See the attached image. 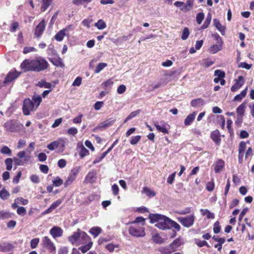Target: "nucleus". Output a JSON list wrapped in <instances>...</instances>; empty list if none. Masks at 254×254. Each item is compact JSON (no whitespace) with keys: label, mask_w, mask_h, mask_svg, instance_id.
<instances>
[{"label":"nucleus","mask_w":254,"mask_h":254,"mask_svg":"<svg viewBox=\"0 0 254 254\" xmlns=\"http://www.w3.org/2000/svg\"><path fill=\"white\" fill-rule=\"evenodd\" d=\"M149 218L152 223L157 222L155 226L160 229L165 230L174 228L177 231H179L181 229L179 224L165 215L159 214H150Z\"/></svg>","instance_id":"1"},{"label":"nucleus","mask_w":254,"mask_h":254,"mask_svg":"<svg viewBox=\"0 0 254 254\" xmlns=\"http://www.w3.org/2000/svg\"><path fill=\"white\" fill-rule=\"evenodd\" d=\"M47 62L42 58L36 60H25L21 64L20 67L24 71H40L46 69L48 67Z\"/></svg>","instance_id":"2"},{"label":"nucleus","mask_w":254,"mask_h":254,"mask_svg":"<svg viewBox=\"0 0 254 254\" xmlns=\"http://www.w3.org/2000/svg\"><path fill=\"white\" fill-rule=\"evenodd\" d=\"M68 240L72 244L78 246L88 242L90 237L85 232L78 229L77 232L68 237Z\"/></svg>","instance_id":"3"},{"label":"nucleus","mask_w":254,"mask_h":254,"mask_svg":"<svg viewBox=\"0 0 254 254\" xmlns=\"http://www.w3.org/2000/svg\"><path fill=\"white\" fill-rule=\"evenodd\" d=\"M80 169V166H76L71 169L64 183V187H67L72 184V183L75 180Z\"/></svg>","instance_id":"4"},{"label":"nucleus","mask_w":254,"mask_h":254,"mask_svg":"<svg viewBox=\"0 0 254 254\" xmlns=\"http://www.w3.org/2000/svg\"><path fill=\"white\" fill-rule=\"evenodd\" d=\"M128 233L130 235L135 237H142L145 235L144 228L137 225L130 226L128 228Z\"/></svg>","instance_id":"5"},{"label":"nucleus","mask_w":254,"mask_h":254,"mask_svg":"<svg viewBox=\"0 0 254 254\" xmlns=\"http://www.w3.org/2000/svg\"><path fill=\"white\" fill-rule=\"evenodd\" d=\"M195 218L194 215L192 214L186 217H179L178 220L185 227L190 228L193 225Z\"/></svg>","instance_id":"6"},{"label":"nucleus","mask_w":254,"mask_h":254,"mask_svg":"<svg viewBox=\"0 0 254 254\" xmlns=\"http://www.w3.org/2000/svg\"><path fill=\"white\" fill-rule=\"evenodd\" d=\"M22 109L24 115L28 116L31 111H34L36 109L33 101L27 98L23 101Z\"/></svg>","instance_id":"7"},{"label":"nucleus","mask_w":254,"mask_h":254,"mask_svg":"<svg viewBox=\"0 0 254 254\" xmlns=\"http://www.w3.org/2000/svg\"><path fill=\"white\" fill-rule=\"evenodd\" d=\"M215 38L217 44L212 45L209 50V52L213 54H216L218 51H220L222 50V46L223 44L222 39L219 35L218 34L215 35Z\"/></svg>","instance_id":"8"},{"label":"nucleus","mask_w":254,"mask_h":254,"mask_svg":"<svg viewBox=\"0 0 254 254\" xmlns=\"http://www.w3.org/2000/svg\"><path fill=\"white\" fill-rule=\"evenodd\" d=\"M21 125L18 123L9 121L4 124V127L8 131L17 132L20 129Z\"/></svg>","instance_id":"9"},{"label":"nucleus","mask_w":254,"mask_h":254,"mask_svg":"<svg viewBox=\"0 0 254 254\" xmlns=\"http://www.w3.org/2000/svg\"><path fill=\"white\" fill-rule=\"evenodd\" d=\"M42 243L43 248L47 249L51 253L55 252L56 247L49 237H44Z\"/></svg>","instance_id":"10"},{"label":"nucleus","mask_w":254,"mask_h":254,"mask_svg":"<svg viewBox=\"0 0 254 254\" xmlns=\"http://www.w3.org/2000/svg\"><path fill=\"white\" fill-rule=\"evenodd\" d=\"M65 141L64 139H60L58 141H55L47 145V148L50 150H54L58 147L60 148L61 151L63 152L65 147Z\"/></svg>","instance_id":"11"},{"label":"nucleus","mask_w":254,"mask_h":254,"mask_svg":"<svg viewBox=\"0 0 254 254\" xmlns=\"http://www.w3.org/2000/svg\"><path fill=\"white\" fill-rule=\"evenodd\" d=\"M154 126L157 129L164 134H167L169 133V130L170 129V126L167 123L161 122L160 123L157 121L154 122Z\"/></svg>","instance_id":"12"},{"label":"nucleus","mask_w":254,"mask_h":254,"mask_svg":"<svg viewBox=\"0 0 254 254\" xmlns=\"http://www.w3.org/2000/svg\"><path fill=\"white\" fill-rule=\"evenodd\" d=\"M45 23V20L43 19L36 27L34 34L36 37H40L43 34L46 27Z\"/></svg>","instance_id":"13"},{"label":"nucleus","mask_w":254,"mask_h":254,"mask_svg":"<svg viewBox=\"0 0 254 254\" xmlns=\"http://www.w3.org/2000/svg\"><path fill=\"white\" fill-rule=\"evenodd\" d=\"M245 83V80L242 76H239L238 78L235 79V83L231 87V90L232 92H235L240 88Z\"/></svg>","instance_id":"14"},{"label":"nucleus","mask_w":254,"mask_h":254,"mask_svg":"<svg viewBox=\"0 0 254 254\" xmlns=\"http://www.w3.org/2000/svg\"><path fill=\"white\" fill-rule=\"evenodd\" d=\"M19 75V73L16 71L9 72L5 78L4 83L5 84L10 83L17 78Z\"/></svg>","instance_id":"15"},{"label":"nucleus","mask_w":254,"mask_h":254,"mask_svg":"<svg viewBox=\"0 0 254 254\" xmlns=\"http://www.w3.org/2000/svg\"><path fill=\"white\" fill-rule=\"evenodd\" d=\"M50 233L54 238H56L62 236L63 230L58 226H54L50 230Z\"/></svg>","instance_id":"16"},{"label":"nucleus","mask_w":254,"mask_h":254,"mask_svg":"<svg viewBox=\"0 0 254 254\" xmlns=\"http://www.w3.org/2000/svg\"><path fill=\"white\" fill-rule=\"evenodd\" d=\"M184 243V239L181 237H179L170 245V247L174 251L177 249Z\"/></svg>","instance_id":"17"},{"label":"nucleus","mask_w":254,"mask_h":254,"mask_svg":"<svg viewBox=\"0 0 254 254\" xmlns=\"http://www.w3.org/2000/svg\"><path fill=\"white\" fill-rule=\"evenodd\" d=\"M49 61L57 66L63 67L64 64L62 60L57 55L49 58Z\"/></svg>","instance_id":"18"},{"label":"nucleus","mask_w":254,"mask_h":254,"mask_svg":"<svg viewBox=\"0 0 254 254\" xmlns=\"http://www.w3.org/2000/svg\"><path fill=\"white\" fill-rule=\"evenodd\" d=\"M13 248V246L9 243L3 242L0 244V252H8L12 250Z\"/></svg>","instance_id":"19"},{"label":"nucleus","mask_w":254,"mask_h":254,"mask_svg":"<svg viewBox=\"0 0 254 254\" xmlns=\"http://www.w3.org/2000/svg\"><path fill=\"white\" fill-rule=\"evenodd\" d=\"M115 120H111V119L107 120L106 121L103 122L101 124L98 125L96 128L99 129L100 130H102V128H105L107 127H108L113 125L114 123Z\"/></svg>","instance_id":"20"},{"label":"nucleus","mask_w":254,"mask_h":254,"mask_svg":"<svg viewBox=\"0 0 254 254\" xmlns=\"http://www.w3.org/2000/svg\"><path fill=\"white\" fill-rule=\"evenodd\" d=\"M96 179V173L94 171L89 172L86 176L85 181L88 183H93Z\"/></svg>","instance_id":"21"},{"label":"nucleus","mask_w":254,"mask_h":254,"mask_svg":"<svg viewBox=\"0 0 254 254\" xmlns=\"http://www.w3.org/2000/svg\"><path fill=\"white\" fill-rule=\"evenodd\" d=\"M225 162L222 159H218L214 165V171L215 173H219L224 168Z\"/></svg>","instance_id":"22"},{"label":"nucleus","mask_w":254,"mask_h":254,"mask_svg":"<svg viewBox=\"0 0 254 254\" xmlns=\"http://www.w3.org/2000/svg\"><path fill=\"white\" fill-rule=\"evenodd\" d=\"M205 104V101L201 98H197L192 100L190 102L192 107L199 108Z\"/></svg>","instance_id":"23"},{"label":"nucleus","mask_w":254,"mask_h":254,"mask_svg":"<svg viewBox=\"0 0 254 254\" xmlns=\"http://www.w3.org/2000/svg\"><path fill=\"white\" fill-rule=\"evenodd\" d=\"M211 138L216 144H219L221 141L219 131L218 130L213 131L211 133Z\"/></svg>","instance_id":"24"},{"label":"nucleus","mask_w":254,"mask_h":254,"mask_svg":"<svg viewBox=\"0 0 254 254\" xmlns=\"http://www.w3.org/2000/svg\"><path fill=\"white\" fill-rule=\"evenodd\" d=\"M77 147L80 149L79 155L81 158H83L85 156L89 155V151L83 145V144H79L78 143Z\"/></svg>","instance_id":"25"},{"label":"nucleus","mask_w":254,"mask_h":254,"mask_svg":"<svg viewBox=\"0 0 254 254\" xmlns=\"http://www.w3.org/2000/svg\"><path fill=\"white\" fill-rule=\"evenodd\" d=\"M213 23L215 27L222 34L224 35L225 30V27L221 25L219 22V20L217 19H214L213 20Z\"/></svg>","instance_id":"26"},{"label":"nucleus","mask_w":254,"mask_h":254,"mask_svg":"<svg viewBox=\"0 0 254 254\" xmlns=\"http://www.w3.org/2000/svg\"><path fill=\"white\" fill-rule=\"evenodd\" d=\"M196 115V112H194L191 114L189 115L185 120V125L186 126L190 125L192 121L194 120Z\"/></svg>","instance_id":"27"},{"label":"nucleus","mask_w":254,"mask_h":254,"mask_svg":"<svg viewBox=\"0 0 254 254\" xmlns=\"http://www.w3.org/2000/svg\"><path fill=\"white\" fill-rule=\"evenodd\" d=\"M65 36L68 37V34L65 33L63 30H61L56 34L55 36V39L56 41L61 42L64 39V38Z\"/></svg>","instance_id":"28"},{"label":"nucleus","mask_w":254,"mask_h":254,"mask_svg":"<svg viewBox=\"0 0 254 254\" xmlns=\"http://www.w3.org/2000/svg\"><path fill=\"white\" fill-rule=\"evenodd\" d=\"M246 109V103L244 102L242 103L237 108V113L238 116L243 117L244 115V113Z\"/></svg>","instance_id":"29"},{"label":"nucleus","mask_w":254,"mask_h":254,"mask_svg":"<svg viewBox=\"0 0 254 254\" xmlns=\"http://www.w3.org/2000/svg\"><path fill=\"white\" fill-rule=\"evenodd\" d=\"M83 245V246L80 247L79 249L83 253H85L91 249L92 245V243L90 241V240L88 242Z\"/></svg>","instance_id":"30"},{"label":"nucleus","mask_w":254,"mask_h":254,"mask_svg":"<svg viewBox=\"0 0 254 254\" xmlns=\"http://www.w3.org/2000/svg\"><path fill=\"white\" fill-rule=\"evenodd\" d=\"M12 213L8 211H5L3 210L0 211V219H6L11 218L12 217Z\"/></svg>","instance_id":"31"},{"label":"nucleus","mask_w":254,"mask_h":254,"mask_svg":"<svg viewBox=\"0 0 254 254\" xmlns=\"http://www.w3.org/2000/svg\"><path fill=\"white\" fill-rule=\"evenodd\" d=\"M114 82L112 79H109L102 84V88L105 90L111 89Z\"/></svg>","instance_id":"32"},{"label":"nucleus","mask_w":254,"mask_h":254,"mask_svg":"<svg viewBox=\"0 0 254 254\" xmlns=\"http://www.w3.org/2000/svg\"><path fill=\"white\" fill-rule=\"evenodd\" d=\"M32 101L34 104V106L36 105L35 109H36L42 101V97L40 95H34L32 97Z\"/></svg>","instance_id":"33"},{"label":"nucleus","mask_w":254,"mask_h":254,"mask_svg":"<svg viewBox=\"0 0 254 254\" xmlns=\"http://www.w3.org/2000/svg\"><path fill=\"white\" fill-rule=\"evenodd\" d=\"M91 1L92 0H73L72 3L75 5H84L86 7L85 5L90 3Z\"/></svg>","instance_id":"34"},{"label":"nucleus","mask_w":254,"mask_h":254,"mask_svg":"<svg viewBox=\"0 0 254 254\" xmlns=\"http://www.w3.org/2000/svg\"><path fill=\"white\" fill-rule=\"evenodd\" d=\"M10 196V193L6 189L4 188L2 189L0 191V198L2 200L7 199Z\"/></svg>","instance_id":"35"},{"label":"nucleus","mask_w":254,"mask_h":254,"mask_svg":"<svg viewBox=\"0 0 254 254\" xmlns=\"http://www.w3.org/2000/svg\"><path fill=\"white\" fill-rule=\"evenodd\" d=\"M42 2L41 10L42 11L44 12L46 11L48 7L51 5L52 0H42Z\"/></svg>","instance_id":"36"},{"label":"nucleus","mask_w":254,"mask_h":254,"mask_svg":"<svg viewBox=\"0 0 254 254\" xmlns=\"http://www.w3.org/2000/svg\"><path fill=\"white\" fill-rule=\"evenodd\" d=\"M101 229L99 227H94L90 229L89 232L94 236L97 237L101 232Z\"/></svg>","instance_id":"37"},{"label":"nucleus","mask_w":254,"mask_h":254,"mask_svg":"<svg viewBox=\"0 0 254 254\" xmlns=\"http://www.w3.org/2000/svg\"><path fill=\"white\" fill-rule=\"evenodd\" d=\"M95 26L99 30H102L106 27V24L102 19H99L95 23Z\"/></svg>","instance_id":"38"},{"label":"nucleus","mask_w":254,"mask_h":254,"mask_svg":"<svg viewBox=\"0 0 254 254\" xmlns=\"http://www.w3.org/2000/svg\"><path fill=\"white\" fill-rule=\"evenodd\" d=\"M37 86L42 88L44 87L46 88H51L52 85L50 83L42 80L38 82V83L37 84Z\"/></svg>","instance_id":"39"},{"label":"nucleus","mask_w":254,"mask_h":254,"mask_svg":"<svg viewBox=\"0 0 254 254\" xmlns=\"http://www.w3.org/2000/svg\"><path fill=\"white\" fill-rule=\"evenodd\" d=\"M13 160L16 165L23 166L28 161V159H20L18 158H14Z\"/></svg>","instance_id":"40"},{"label":"nucleus","mask_w":254,"mask_h":254,"mask_svg":"<svg viewBox=\"0 0 254 254\" xmlns=\"http://www.w3.org/2000/svg\"><path fill=\"white\" fill-rule=\"evenodd\" d=\"M152 240L157 244H162L164 242V239L158 234H155L152 236Z\"/></svg>","instance_id":"41"},{"label":"nucleus","mask_w":254,"mask_h":254,"mask_svg":"<svg viewBox=\"0 0 254 254\" xmlns=\"http://www.w3.org/2000/svg\"><path fill=\"white\" fill-rule=\"evenodd\" d=\"M214 62L209 59H203L201 63V65L205 68H207L212 65Z\"/></svg>","instance_id":"42"},{"label":"nucleus","mask_w":254,"mask_h":254,"mask_svg":"<svg viewBox=\"0 0 254 254\" xmlns=\"http://www.w3.org/2000/svg\"><path fill=\"white\" fill-rule=\"evenodd\" d=\"M0 152L3 154H6L8 156H11L12 151L11 149L7 146H3L0 149Z\"/></svg>","instance_id":"43"},{"label":"nucleus","mask_w":254,"mask_h":254,"mask_svg":"<svg viewBox=\"0 0 254 254\" xmlns=\"http://www.w3.org/2000/svg\"><path fill=\"white\" fill-rule=\"evenodd\" d=\"M107 66V64L104 63H101L99 64L94 70V72L96 73H99L104 68Z\"/></svg>","instance_id":"44"},{"label":"nucleus","mask_w":254,"mask_h":254,"mask_svg":"<svg viewBox=\"0 0 254 254\" xmlns=\"http://www.w3.org/2000/svg\"><path fill=\"white\" fill-rule=\"evenodd\" d=\"M52 182L53 185L56 187H59L63 184V180L59 177H57Z\"/></svg>","instance_id":"45"},{"label":"nucleus","mask_w":254,"mask_h":254,"mask_svg":"<svg viewBox=\"0 0 254 254\" xmlns=\"http://www.w3.org/2000/svg\"><path fill=\"white\" fill-rule=\"evenodd\" d=\"M14 201L23 205H27L29 202L28 199H24L22 197H17L14 199Z\"/></svg>","instance_id":"46"},{"label":"nucleus","mask_w":254,"mask_h":254,"mask_svg":"<svg viewBox=\"0 0 254 254\" xmlns=\"http://www.w3.org/2000/svg\"><path fill=\"white\" fill-rule=\"evenodd\" d=\"M141 138V136L136 135L131 136L130 140V143L132 145L136 144Z\"/></svg>","instance_id":"47"},{"label":"nucleus","mask_w":254,"mask_h":254,"mask_svg":"<svg viewBox=\"0 0 254 254\" xmlns=\"http://www.w3.org/2000/svg\"><path fill=\"white\" fill-rule=\"evenodd\" d=\"M190 35V31L187 27H185L183 31V33L181 36V38L183 40H186Z\"/></svg>","instance_id":"48"},{"label":"nucleus","mask_w":254,"mask_h":254,"mask_svg":"<svg viewBox=\"0 0 254 254\" xmlns=\"http://www.w3.org/2000/svg\"><path fill=\"white\" fill-rule=\"evenodd\" d=\"M5 163L6 165V169L7 170H11L12 168V159L8 158L5 160Z\"/></svg>","instance_id":"49"},{"label":"nucleus","mask_w":254,"mask_h":254,"mask_svg":"<svg viewBox=\"0 0 254 254\" xmlns=\"http://www.w3.org/2000/svg\"><path fill=\"white\" fill-rule=\"evenodd\" d=\"M204 17V14L203 12L198 13L196 17V21L198 24H200Z\"/></svg>","instance_id":"50"},{"label":"nucleus","mask_w":254,"mask_h":254,"mask_svg":"<svg viewBox=\"0 0 254 254\" xmlns=\"http://www.w3.org/2000/svg\"><path fill=\"white\" fill-rule=\"evenodd\" d=\"M214 75L217 76V77L223 78L225 76V73L221 70L217 69L214 71Z\"/></svg>","instance_id":"51"},{"label":"nucleus","mask_w":254,"mask_h":254,"mask_svg":"<svg viewBox=\"0 0 254 254\" xmlns=\"http://www.w3.org/2000/svg\"><path fill=\"white\" fill-rule=\"evenodd\" d=\"M39 238H35L31 240L30 242V247L32 249H35L38 243H39Z\"/></svg>","instance_id":"52"},{"label":"nucleus","mask_w":254,"mask_h":254,"mask_svg":"<svg viewBox=\"0 0 254 254\" xmlns=\"http://www.w3.org/2000/svg\"><path fill=\"white\" fill-rule=\"evenodd\" d=\"M116 248H118V245L113 244L112 243H110L107 244L106 246V248L110 252H114L115 249Z\"/></svg>","instance_id":"53"},{"label":"nucleus","mask_w":254,"mask_h":254,"mask_svg":"<svg viewBox=\"0 0 254 254\" xmlns=\"http://www.w3.org/2000/svg\"><path fill=\"white\" fill-rule=\"evenodd\" d=\"M221 228L219 225V222L216 221L214 223L213 225V231L215 234H218L220 232Z\"/></svg>","instance_id":"54"},{"label":"nucleus","mask_w":254,"mask_h":254,"mask_svg":"<svg viewBox=\"0 0 254 254\" xmlns=\"http://www.w3.org/2000/svg\"><path fill=\"white\" fill-rule=\"evenodd\" d=\"M62 201L63 200L61 199L57 200L51 205V208L53 210H54L62 203Z\"/></svg>","instance_id":"55"},{"label":"nucleus","mask_w":254,"mask_h":254,"mask_svg":"<svg viewBox=\"0 0 254 254\" xmlns=\"http://www.w3.org/2000/svg\"><path fill=\"white\" fill-rule=\"evenodd\" d=\"M214 188V183L213 181L208 182L206 184V189L209 191H212Z\"/></svg>","instance_id":"56"},{"label":"nucleus","mask_w":254,"mask_h":254,"mask_svg":"<svg viewBox=\"0 0 254 254\" xmlns=\"http://www.w3.org/2000/svg\"><path fill=\"white\" fill-rule=\"evenodd\" d=\"M17 156L18 157V158H19L20 159H24L25 158H27L29 160L30 158V156H27V157L26 156V152L25 151H21L19 152L17 154Z\"/></svg>","instance_id":"57"},{"label":"nucleus","mask_w":254,"mask_h":254,"mask_svg":"<svg viewBox=\"0 0 254 254\" xmlns=\"http://www.w3.org/2000/svg\"><path fill=\"white\" fill-rule=\"evenodd\" d=\"M47 51L49 56L54 57L57 55V52L53 47H49Z\"/></svg>","instance_id":"58"},{"label":"nucleus","mask_w":254,"mask_h":254,"mask_svg":"<svg viewBox=\"0 0 254 254\" xmlns=\"http://www.w3.org/2000/svg\"><path fill=\"white\" fill-rule=\"evenodd\" d=\"M246 149V143L244 141H241L239 145V152L245 153Z\"/></svg>","instance_id":"59"},{"label":"nucleus","mask_w":254,"mask_h":254,"mask_svg":"<svg viewBox=\"0 0 254 254\" xmlns=\"http://www.w3.org/2000/svg\"><path fill=\"white\" fill-rule=\"evenodd\" d=\"M36 51L37 50L34 47H26L24 48L23 52L24 54H27L30 52H36Z\"/></svg>","instance_id":"60"},{"label":"nucleus","mask_w":254,"mask_h":254,"mask_svg":"<svg viewBox=\"0 0 254 254\" xmlns=\"http://www.w3.org/2000/svg\"><path fill=\"white\" fill-rule=\"evenodd\" d=\"M77 129L74 127L69 128L67 131L68 134L72 135H75L77 134Z\"/></svg>","instance_id":"61"},{"label":"nucleus","mask_w":254,"mask_h":254,"mask_svg":"<svg viewBox=\"0 0 254 254\" xmlns=\"http://www.w3.org/2000/svg\"><path fill=\"white\" fill-rule=\"evenodd\" d=\"M82 81V78L80 77H77L72 83V85L74 86H79L80 85Z\"/></svg>","instance_id":"62"},{"label":"nucleus","mask_w":254,"mask_h":254,"mask_svg":"<svg viewBox=\"0 0 254 254\" xmlns=\"http://www.w3.org/2000/svg\"><path fill=\"white\" fill-rule=\"evenodd\" d=\"M30 180L35 184H38L40 182L39 177L36 175H31L30 176Z\"/></svg>","instance_id":"63"},{"label":"nucleus","mask_w":254,"mask_h":254,"mask_svg":"<svg viewBox=\"0 0 254 254\" xmlns=\"http://www.w3.org/2000/svg\"><path fill=\"white\" fill-rule=\"evenodd\" d=\"M26 211L24 207H18L17 209V213L18 215H24L26 214Z\"/></svg>","instance_id":"64"}]
</instances>
